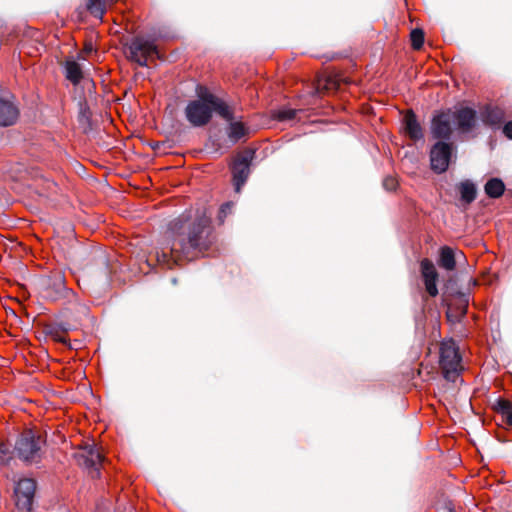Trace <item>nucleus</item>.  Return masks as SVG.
I'll use <instances>...</instances> for the list:
<instances>
[{
    "mask_svg": "<svg viewBox=\"0 0 512 512\" xmlns=\"http://www.w3.org/2000/svg\"><path fill=\"white\" fill-rule=\"evenodd\" d=\"M174 235L169 249L157 253L160 263L172 268L182 257L192 259L196 254L206 251L214 241L211 219L204 211L197 210L194 216L182 214L170 223Z\"/></svg>",
    "mask_w": 512,
    "mask_h": 512,
    "instance_id": "f257e3e1",
    "label": "nucleus"
},
{
    "mask_svg": "<svg viewBox=\"0 0 512 512\" xmlns=\"http://www.w3.org/2000/svg\"><path fill=\"white\" fill-rule=\"evenodd\" d=\"M184 112L187 121L194 127L207 125L213 112H216L223 119L231 117V108L228 104L210 92L202 93L198 99L190 101Z\"/></svg>",
    "mask_w": 512,
    "mask_h": 512,
    "instance_id": "f03ea898",
    "label": "nucleus"
},
{
    "mask_svg": "<svg viewBox=\"0 0 512 512\" xmlns=\"http://www.w3.org/2000/svg\"><path fill=\"white\" fill-rule=\"evenodd\" d=\"M225 120L228 122L226 127L227 138L213 134L210 136L207 144V147L211 148L215 153H223V151H227L231 146L235 145L248 134V128L243 122L235 120L232 111L231 117Z\"/></svg>",
    "mask_w": 512,
    "mask_h": 512,
    "instance_id": "7ed1b4c3",
    "label": "nucleus"
},
{
    "mask_svg": "<svg viewBox=\"0 0 512 512\" xmlns=\"http://www.w3.org/2000/svg\"><path fill=\"white\" fill-rule=\"evenodd\" d=\"M45 441L32 430L24 431L15 443V451L19 459L28 463H37L42 457V446Z\"/></svg>",
    "mask_w": 512,
    "mask_h": 512,
    "instance_id": "20e7f679",
    "label": "nucleus"
},
{
    "mask_svg": "<svg viewBox=\"0 0 512 512\" xmlns=\"http://www.w3.org/2000/svg\"><path fill=\"white\" fill-rule=\"evenodd\" d=\"M439 363L444 378L448 381H456L462 370V365L459 349L453 340L441 343Z\"/></svg>",
    "mask_w": 512,
    "mask_h": 512,
    "instance_id": "39448f33",
    "label": "nucleus"
},
{
    "mask_svg": "<svg viewBox=\"0 0 512 512\" xmlns=\"http://www.w3.org/2000/svg\"><path fill=\"white\" fill-rule=\"evenodd\" d=\"M45 297L52 300H67L72 302L75 300L76 295L73 290L65 285V278L62 272L58 271L50 275L45 284Z\"/></svg>",
    "mask_w": 512,
    "mask_h": 512,
    "instance_id": "423d86ee",
    "label": "nucleus"
},
{
    "mask_svg": "<svg viewBox=\"0 0 512 512\" xmlns=\"http://www.w3.org/2000/svg\"><path fill=\"white\" fill-rule=\"evenodd\" d=\"M454 151L452 142L437 141L430 149L431 169L438 173H444L450 164Z\"/></svg>",
    "mask_w": 512,
    "mask_h": 512,
    "instance_id": "0eeeda50",
    "label": "nucleus"
},
{
    "mask_svg": "<svg viewBox=\"0 0 512 512\" xmlns=\"http://www.w3.org/2000/svg\"><path fill=\"white\" fill-rule=\"evenodd\" d=\"M36 482L31 478L20 479L14 488L15 504L20 512H30L34 500Z\"/></svg>",
    "mask_w": 512,
    "mask_h": 512,
    "instance_id": "6e6552de",
    "label": "nucleus"
},
{
    "mask_svg": "<svg viewBox=\"0 0 512 512\" xmlns=\"http://www.w3.org/2000/svg\"><path fill=\"white\" fill-rule=\"evenodd\" d=\"M452 110L435 115L431 121V135L438 141L450 142L453 134Z\"/></svg>",
    "mask_w": 512,
    "mask_h": 512,
    "instance_id": "1a4fd4ad",
    "label": "nucleus"
},
{
    "mask_svg": "<svg viewBox=\"0 0 512 512\" xmlns=\"http://www.w3.org/2000/svg\"><path fill=\"white\" fill-rule=\"evenodd\" d=\"M75 459L79 466L89 470L93 478L99 476L102 455L95 445H86L81 451L75 453Z\"/></svg>",
    "mask_w": 512,
    "mask_h": 512,
    "instance_id": "9d476101",
    "label": "nucleus"
},
{
    "mask_svg": "<svg viewBox=\"0 0 512 512\" xmlns=\"http://www.w3.org/2000/svg\"><path fill=\"white\" fill-rule=\"evenodd\" d=\"M130 59L140 66L147 65L148 56L157 53L156 45L153 41L143 37H136L129 46Z\"/></svg>",
    "mask_w": 512,
    "mask_h": 512,
    "instance_id": "9b49d317",
    "label": "nucleus"
},
{
    "mask_svg": "<svg viewBox=\"0 0 512 512\" xmlns=\"http://www.w3.org/2000/svg\"><path fill=\"white\" fill-rule=\"evenodd\" d=\"M453 123L461 134L471 133L477 126V113L469 107H460L452 111Z\"/></svg>",
    "mask_w": 512,
    "mask_h": 512,
    "instance_id": "f8f14e48",
    "label": "nucleus"
},
{
    "mask_svg": "<svg viewBox=\"0 0 512 512\" xmlns=\"http://www.w3.org/2000/svg\"><path fill=\"white\" fill-rule=\"evenodd\" d=\"M253 158V152H248L236 159L232 166V175L235 191L240 192L241 187L246 183L250 174V163Z\"/></svg>",
    "mask_w": 512,
    "mask_h": 512,
    "instance_id": "ddd939ff",
    "label": "nucleus"
},
{
    "mask_svg": "<svg viewBox=\"0 0 512 512\" xmlns=\"http://www.w3.org/2000/svg\"><path fill=\"white\" fill-rule=\"evenodd\" d=\"M64 72L66 79L75 86H77L81 81H83L84 87L88 90L94 86L92 80L84 77L80 64L73 59L66 60L64 64Z\"/></svg>",
    "mask_w": 512,
    "mask_h": 512,
    "instance_id": "4468645a",
    "label": "nucleus"
},
{
    "mask_svg": "<svg viewBox=\"0 0 512 512\" xmlns=\"http://www.w3.org/2000/svg\"><path fill=\"white\" fill-rule=\"evenodd\" d=\"M421 274L424 280L425 289L427 293L431 297H435L438 294L437 289V279H438V273L437 270L429 259H424L421 261Z\"/></svg>",
    "mask_w": 512,
    "mask_h": 512,
    "instance_id": "2eb2a0df",
    "label": "nucleus"
},
{
    "mask_svg": "<svg viewBox=\"0 0 512 512\" xmlns=\"http://www.w3.org/2000/svg\"><path fill=\"white\" fill-rule=\"evenodd\" d=\"M18 114V108L10 97H0V126L12 125Z\"/></svg>",
    "mask_w": 512,
    "mask_h": 512,
    "instance_id": "dca6fc26",
    "label": "nucleus"
},
{
    "mask_svg": "<svg viewBox=\"0 0 512 512\" xmlns=\"http://www.w3.org/2000/svg\"><path fill=\"white\" fill-rule=\"evenodd\" d=\"M405 134L413 141L422 140L423 129L413 112H408L403 119Z\"/></svg>",
    "mask_w": 512,
    "mask_h": 512,
    "instance_id": "f3484780",
    "label": "nucleus"
},
{
    "mask_svg": "<svg viewBox=\"0 0 512 512\" xmlns=\"http://www.w3.org/2000/svg\"><path fill=\"white\" fill-rule=\"evenodd\" d=\"M460 257L464 258V254L462 252L455 254L452 248L444 246L440 250L439 265L442 268L451 271L455 268L456 261Z\"/></svg>",
    "mask_w": 512,
    "mask_h": 512,
    "instance_id": "a211bd4d",
    "label": "nucleus"
},
{
    "mask_svg": "<svg viewBox=\"0 0 512 512\" xmlns=\"http://www.w3.org/2000/svg\"><path fill=\"white\" fill-rule=\"evenodd\" d=\"M484 191L490 198H499L505 191V185L501 179L491 178L486 182Z\"/></svg>",
    "mask_w": 512,
    "mask_h": 512,
    "instance_id": "6ab92c4d",
    "label": "nucleus"
},
{
    "mask_svg": "<svg viewBox=\"0 0 512 512\" xmlns=\"http://www.w3.org/2000/svg\"><path fill=\"white\" fill-rule=\"evenodd\" d=\"M459 192L461 195V200L463 202H465L466 204H470L476 198L477 189L473 182H471L469 180H465L460 183Z\"/></svg>",
    "mask_w": 512,
    "mask_h": 512,
    "instance_id": "aec40b11",
    "label": "nucleus"
},
{
    "mask_svg": "<svg viewBox=\"0 0 512 512\" xmlns=\"http://www.w3.org/2000/svg\"><path fill=\"white\" fill-rule=\"evenodd\" d=\"M503 118V112L499 108H487L483 115V121L489 125H498Z\"/></svg>",
    "mask_w": 512,
    "mask_h": 512,
    "instance_id": "412c9836",
    "label": "nucleus"
},
{
    "mask_svg": "<svg viewBox=\"0 0 512 512\" xmlns=\"http://www.w3.org/2000/svg\"><path fill=\"white\" fill-rule=\"evenodd\" d=\"M297 110L291 108H281L273 112V117L281 122L294 120Z\"/></svg>",
    "mask_w": 512,
    "mask_h": 512,
    "instance_id": "4be33fe9",
    "label": "nucleus"
},
{
    "mask_svg": "<svg viewBox=\"0 0 512 512\" xmlns=\"http://www.w3.org/2000/svg\"><path fill=\"white\" fill-rule=\"evenodd\" d=\"M411 44L414 49H420L424 43V33L421 29H414L411 31Z\"/></svg>",
    "mask_w": 512,
    "mask_h": 512,
    "instance_id": "5701e85b",
    "label": "nucleus"
},
{
    "mask_svg": "<svg viewBox=\"0 0 512 512\" xmlns=\"http://www.w3.org/2000/svg\"><path fill=\"white\" fill-rule=\"evenodd\" d=\"M497 409L503 416H506L509 412H512V403L508 400L500 399L497 403Z\"/></svg>",
    "mask_w": 512,
    "mask_h": 512,
    "instance_id": "b1692460",
    "label": "nucleus"
},
{
    "mask_svg": "<svg viewBox=\"0 0 512 512\" xmlns=\"http://www.w3.org/2000/svg\"><path fill=\"white\" fill-rule=\"evenodd\" d=\"M10 446L4 442H0V464H5L10 458Z\"/></svg>",
    "mask_w": 512,
    "mask_h": 512,
    "instance_id": "393cba45",
    "label": "nucleus"
},
{
    "mask_svg": "<svg viewBox=\"0 0 512 512\" xmlns=\"http://www.w3.org/2000/svg\"><path fill=\"white\" fill-rule=\"evenodd\" d=\"M232 207H233L232 202H226L220 207L219 215H218L220 222L224 221V218L231 212Z\"/></svg>",
    "mask_w": 512,
    "mask_h": 512,
    "instance_id": "a878e982",
    "label": "nucleus"
},
{
    "mask_svg": "<svg viewBox=\"0 0 512 512\" xmlns=\"http://www.w3.org/2000/svg\"><path fill=\"white\" fill-rule=\"evenodd\" d=\"M469 298L466 294H461L459 297V309L461 316H464L466 314V310L468 307Z\"/></svg>",
    "mask_w": 512,
    "mask_h": 512,
    "instance_id": "bb28decb",
    "label": "nucleus"
},
{
    "mask_svg": "<svg viewBox=\"0 0 512 512\" xmlns=\"http://www.w3.org/2000/svg\"><path fill=\"white\" fill-rule=\"evenodd\" d=\"M383 185L387 190H394L396 187V181L393 178H386Z\"/></svg>",
    "mask_w": 512,
    "mask_h": 512,
    "instance_id": "cd10ccee",
    "label": "nucleus"
},
{
    "mask_svg": "<svg viewBox=\"0 0 512 512\" xmlns=\"http://www.w3.org/2000/svg\"><path fill=\"white\" fill-rule=\"evenodd\" d=\"M505 136L512 140V121L507 122L503 127Z\"/></svg>",
    "mask_w": 512,
    "mask_h": 512,
    "instance_id": "c85d7f7f",
    "label": "nucleus"
},
{
    "mask_svg": "<svg viewBox=\"0 0 512 512\" xmlns=\"http://www.w3.org/2000/svg\"><path fill=\"white\" fill-rule=\"evenodd\" d=\"M84 50L86 53H91L93 51V45L91 43L87 44Z\"/></svg>",
    "mask_w": 512,
    "mask_h": 512,
    "instance_id": "c756f323",
    "label": "nucleus"
},
{
    "mask_svg": "<svg viewBox=\"0 0 512 512\" xmlns=\"http://www.w3.org/2000/svg\"><path fill=\"white\" fill-rule=\"evenodd\" d=\"M505 418H506L507 423L512 426V411L509 412V414L506 415Z\"/></svg>",
    "mask_w": 512,
    "mask_h": 512,
    "instance_id": "7c9ffc66",
    "label": "nucleus"
},
{
    "mask_svg": "<svg viewBox=\"0 0 512 512\" xmlns=\"http://www.w3.org/2000/svg\"><path fill=\"white\" fill-rule=\"evenodd\" d=\"M56 340L62 343H66V338L64 336H56Z\"/></svg>",
    "mask_w": 512,
    "mask_h": 512,
    "instance_id": "2f4dec72",
    "label": "nucleus"
},
{
    "mask_svg": "<svg viewBox=\"0 0 512 512\" xmlns=\"http://www.w3.org/2000/svg\"><path fill=\"white\" fill-rule=\"evenodd\" d=\"M448 512H454L452 508H449L448 509Z\"/></svg>",
    "mask_w": 512,
    "mask_h": 512,
    "instance_id": "473e14b6",
    "label": "nucleus"
}]
</instances>
